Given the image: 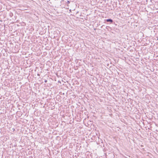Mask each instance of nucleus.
I'll list each match as a JSON object with an SVG mask.
<instances>
[{
    "mask_svg": "<svg viewBox=\"0 0 158 158\" xmlns=\"http://www.w3.org/2000/svg\"><path fill=\"white\" fill-rule=\"evenodd\" d=\"M44 31H43V32L42 33L41 32H39V33L40 34L42 35L43 34H44V33H45L46 32V31H45V30H44ZM43 31H44V30H43Z\"/></svg>",
    "mask_w": 158,
    "mask_h": 158,
    "instance_id": "nucleus-2",
    "label": "nucleus"
},
{
    "mask_svg": "<svg viewBox=\"0 0 158 158\" xmlns=\"http://www.w3.org/2000/svg\"><path fill=\"white\" fill-rule=\"evenodd\" d=\"M68 4H69L70 3V2L69 1H68L67 2Z\"/></svg>",
    "mask_w": 158,
    "mask_h": 158,
    "instance_id": "nucleus-4",
    "label": "nucleus"
},
{
    "mask_svg": "<svg viewBox=\"0 0 158 158\" xmlns=\"http://www.w3.org/2000/svg\"><path fill=\"white\" fill-rule=\"evenodd\" d=\"M47 80H45V81H44V82H45V83L47 82Z\"/></svg>",
    "mask_w": 158,
    "mask_h": 158,
    "instance_id": "nucleus-5",
    "label": "nucleus"
},
{
    "mask_svg": "<svg viewBox=\"0 0 158 158\" xmlns=\"http://www.w3.org/2000/svg\"><path fill=\"white\" fill-rule=\"evenodd\" d=\"M106 21L107 22H110L111 23L113 22V20L111 19H108L106 20Z\"/></svg>",
    "mask_w": 158,
    "mask_h": 158,
    "instance_id": "nucleus-1",
    "label": "nucleus"
},
{
    "mask_svg": "<svg viewBox=\"0 0 158 158\" xmlns=\"http://www.w3.org/2000/svg\"><path fill=\"white\" fill-rule=\"evenodd\" d=\"M13 15V14L12 13H11L10 14V16H12V15Z\"/></svg>",
    "mask_w": 158,
    "mask_h": 158,
    "instance_id": "nucleus-3",
    "label": "nucleus"
}]
</instances>
